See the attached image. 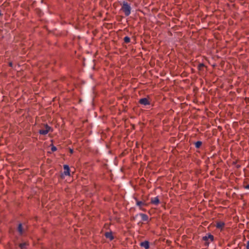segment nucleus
Segmentation results:
<instances>
[{
    "label": "nucleus",
    "mask_w": 249,
    "mask_h": 249,
    "mask_svg": "<svg viewBox=\"0 0 249 249\" xmlns=\"http://www.w3.org/2000/svg\"><path fill=\"white\" fill-rule=\"evenodd\" d=\"M160 200L158 197H153L151 198L150 203L155 205H158L160 203Z\"/></svg>",
    "instance_id": "nucleus-5"
},
{
    "label": "nucleus",
    "mask_w": 249,
    "mask_h": 249,
    "mask_svg": "<svg viewBox=\"0 0 249 249\" xmlns=\"http://www.w3.org/2000/svg\"><path fill=\"white\" fill-rule=\"evenodd\" d=\"M205 67V65L203 63L199 64L198 66V69L199 71H203V69Z\"/></svg>",
    "instance_id": "nucleus-14"
},
{
    "label": "nucleus",
    "mask_w": 249,
    "mask_h": 249,
    "mask_svg": "<svg viewBox=\"0 0 249 249\" xmlns=\"http://www.w3.org/2000/svg\"><path fill=\"white\" fill-rule=\"evenodd\" d=\"M28 245V244L26 242L22 243L20 244L19 247L20 249H25L26 247Z\"/></svg>",
    "instance_id": "nucleus-13"
},
{
    "label": "nucleus",
    "mask_w": 249,
    "mask_h": 249,
    "mask_svg": "<svg viewBox=\"0 0 249 249\" xmlns=\"http://www.w3.org/2000/svg\"><path fill=\"white\" fill-rule=\"evenodd\" d=\"M64 173L63 174L65 176H70V168L68 165H64Z\"/></svg>",
    "instance_id": "nucleus-6"
},
{
    "label": "nucleus",
    "mask_w": 249,
    "mask_h": 249,
    "mask_svg": "<svg viewBox=\"0 0 249 249\" xmlns=\"http://www.w3.org/2000/svg\"><path fill=\"white\" fill-rule=\"evenodd\" d=\"M135 200L136 201V205L139 207L140 210L143 212H146V210L143 208V207L147 206L148 204L146 203L145 201H140L137 198H135Z\"/></svg>",
    "instance_id": "nucleus-2"
},
{
    "label": "nucleus",
    "mask_w": 249,
    "mask_h": 249,
    "mask_svg": "<svg viewBox=\"0 0 249 249\" xmlns=\"http://www.w3.org/2000/svg\"><path fill=\"white\" fill-rule=\"evenodd\" d=\"M225 226V223L223 222H218L216 223V227L218 229H222Z\"/></svg>",
    "instance_id": "nucleus-10"
},
{
    "label": "nucleus",
    "mask_w": 249,
    "mask_h": 249,
    "mask_svg": "<svg viewBox=\"0 0 249 249\" xmlns=\"http://www.w3.org/2000/svg\"><path fill=\"white\" fill-rule=\"evenodd\" d=\"M51 150H52V151L54 152V151H55L57 150V148H56V147L53 146L51 148Z\"/></svg>",
    "instance_id": "nucleus-17"
},
{
    "label": "nucleus",
    "mask_w": 249,
    "mask_h": 249,
    "mask_svg": "<svg viewBox=\"0 0 249 249\" xmlns=\"http://www.w3.org/2000/svg\"><path fill=\"white\" fill-rule=\"evenodd\" d=\"M9 66L10 67H12V62H10V63H9Z\"/></svg>",
    "instance_id": "nucleus-19"
},
{
    "label": "nucleus",
    "mask_w": 249,
    "mask_h": 249,
    "mask_svg": "<svg viewBox=\"0 0 249 249\" xmlns=\"http://www.w3.org/2000/svg\"><path fill=\"white\" fill-rule=\"evenodd\" d=\"M203 240L207 242L209 240L212 241L213 240V236L211 234H208V235L205 236L202 238Z\"/></svg>",
    "instance_id": "nucleus-7"
},
{
    "label": "nucleus",
    "mask_w": 249,
    "mask_h": 249,
    "mask_svg": "<svg viewBox=\"0 0 249 249\" xmlns=\"http://www.w3.org/2000/svg\"><path fill=\"white\" fill-rule=\"evenodd\" d=\"M18 231L19 232L20 234H22L23 233V230L22 228V225L21 224H19L18 228Z\"/></svg>",
    "instance_id": "nucleus-12"
},
{
    "label": "nucleus",
    "mask_w": 249,
    "mask_h": 249,
    "mask_svg": "<svg viewBox=\"0 0 249 249\" xmlns=\"http://www.w3.org/2000/svg\"><path fill=\"white\" fill-rule=\"evenodd\" d=\"M140 245L142 247L144 248L145 249H149V242L147 241L141 242Z\"/></svg>",
    "instance_id": "nucleus-9"
},
{
    "label": "nucleus",
    "mask_w": 249,
    "mask_h": 249,
    "mask_svg": "<svg viewBox=\"0 0 249 249\" xmlns=\"http://www.w3.org/2000/svg\"><path fill=\"white\" fill-rule=\"evenodd\" d=\"M51 129V127L48 124L44 125V127L40 129L39 131V133L41 135H46Z\"/></svg>",
    "instance_id": "nucleus-3"
},
{
    "label": "nucleus",
    "mask_w": 249,
    "mask_h": 249,
    "mask_svg": "<svg viewBox=\"0 0 249 249\" xmlns=\"http://www.w3.org/2000/svg\"><path fill=\"white\" fill-rule=\"evenodd\" d=\"M124 42L126 43H128L130 41V38L128 36H125L124 39Z\"/></svg>",
    "instance_id": "nucleus-16"
},
{
    "label": "nucleus",
    "mask_w": 249,
    "mask_h": 249,
    "mask_svg": "<svg viewBox=\"0 0 249 249\" xmlns=\"http://www.w3.org/2000/svg\"><path fill=\"white\" fill-rule=\"evenodd\" d=\"M202 145V142L200 141H197L195 143L196 147L199 148Z\"/></svg>",
    "instance_id": "nucleus-15"
},
{
    "label": "nucleus",
    "mask_w": 249,
    "mask_h": 249,
    "mask_svg": "<svg viewBox=\"0 0 249 249\" xmlns=\"http://www.w3.org/2000/svg\"><path fill=\"white\" fill-rule=\"evenodd\" d=\"M245 188H247V189H249V184H248L247 186H246Z\"/></svg>",
    "instance_id": "nucleus-20"
},
{
    "label": "nucleus",
    "mask_w": 249,
    "mask_h": 249,
    "mask_svg": "<svg viewBox=\"0 0 249 249\" xmlns=\"http://www.w3.org/2000/svg\"><path fill=\"white\" fill-rule=\"evenodd\" d=\"M139 103L141 104L144 106L150 105V102L149 101L148 98H143L140 99Z\"/></svg>",
    "instance_id": "nucleus-4"
},
{
    "label": "nucleus",
    "mask_w": 249,
    "mask_h": 249,
    "mask_svg": "<svg viewBox=\"0 0 249 249\" xmlns=\"http://www.w3.org/2000/svg\"><path fill=\"white\" fill-rule=\"evenodd\" d=\"M246 248L247 249H249V241L247 242Z\"/></svg>",
    "instance_id": "nucleus-18"
},
{
    "label": "nucleus",
    "mask_w": 249,
    "mask_h": 249,
    "mask_svg": "<svg viewBox=\"0 0 249 249\" xmlns=\"http://www.w3.org/2000/svg\"><path fill=\"white\" fill-rule=\"evenodd\" d=\"M121 10L124 13L125 16H128L131 13V8L127 2L123 1Z\"/></svg>",
    "instance_id": "nucleus-1"
},
{
    "label": "nucleus",
    "mask_w": 249,
    "mask_h": 249,
    "mask_svg": "<svg viewBox=\"0 0 249 249\" xmlns=\"http://www.w3.org/2000/svg\"><path fill=\"white\" fill-rule=\"evenodd\" d=\"M140 215L142 217V219L143 221H146L148 220V216L146 214L140 213Z\"/></svg>",
    "instance_id": "nucleus-11"
},
{
    "label": "nucleus",
    "mask_w": 249,
    "mask_h": 249,
    "mask_svg": "<svg viewBox=\"0 0 249 249\" xmlns=\"http://www.w3.org/2000/svg\"><path fill=\"white\" fill-rule=\"evenodd\" d=\"M70 152L72 154L73 153V150L72 149H70Z\"/></svg>",
    "instance_id": "nucleus-21"
},
{
    "label": "nucleus",
    "mask_w": 249,
    "mask_h": 249,
    "mask_svg": "<svg viewBox=\"0 0 249 249\" xmlns=\"http://www.w3.org/2000/svg\"><path fill=\"white\" fill-rule=\"evenodd\" d=\"M105 236L107 238H108L110 240H112L114 239V237L111 232H107L105 233Z\"/></svg>",
    "instance_id": "nucleus-8"
}]
</instances>
